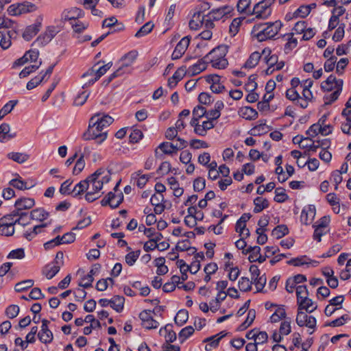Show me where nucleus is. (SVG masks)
I'll use <instances>...</instances> for the list:
<instances>
[{"label": "nucleus", "instance_id": "1", "mask_svg": "<svg viewBox=\"0 0 351 351\" xmlns=\"http://www.w3.org/2000/svg\"><path fill=\"white\" fill-rule=\"evenodd\" d=\"M282 26L283 24L280 20L256 24L254 26L252 33L258 42H263L274 38Z\"/></svg>", "mask_w": 351, "mask_h": 351}, {"label": "nucleus", "instance_id": "2", "mask_svg": "<svg viewBox=\"0 0 351 351\" xmlns=\"http://www.w3.org/2000/svg\"><path fill=\"white\" fill-rule=\"evenodd\" d=\"M228 46L221 45L213 48L206 56L205 58L210 62L213 68L218 69H225L228 64L226 56L228 51Z\"/></svg>", "mask_w": 351, "mask_h": 351}, {"label": "nucleus", "instance_id": "3", "mask_svg": "<svg viewBox=\"0 0 351 351\" xmlns=\"http://www.w3.org/2000/svg\"><path fill=\"white\" fill-rule=\"evenodd\" d=\"M97 117H92L89 120L88 128L84 134L86 140H95L97 143L100 144L107 138V131H104L99 124Z\"/></svg>", "mask_w": 351, "mask_h": 351}, {"label": "nucleus", "instance_id": "4", "mask_svg": "<svg viewBox=\"0 0 351 351\" xmlns=\"http://www.w3.org/2000/svg\"><path fill=\"white\" fill-rule=\"evenodd\" d=\"M105 170L99 169L93 174L90 175L85 179L88 184V190L99 193L105 183H108L110 180V175L108 173L104 176Z\"/></svg>", "mask_w": 351, "mask_h": 351}, {"label": "nucleus", "instance_id": "5", "mask_svg": "<svg viewBox=\"0 0 351 351\" xmlns=\"http://www.w3.org/2000/svg\"><path fill=\"white\" fill-rule=\"evenodd\" d=\"M276 0H261L253 8V14L261 19H267L272 12L271 5Z\"/></svg>", "mask_w": 351, "mask_h": 351}, {"label": "nucleus", "instance_id": "6", "mask_svg": "<svg viewBox=\"0 0 351 351\" xmlns=\"http://www.w3.org/2000/svg\"><path fill=\"white\" fill-rule=\"evenodd\" d=\"M34 7L35 5L34 4L25 1L10 5L7 11L11 16H18L32 12L34 9Z\"/></svg>", "mask_w": 351, "mask_h": 351}, {"label": "nucleus", "instance_id": "7", "mask_svg": "<svg viewBox=\"0 0 351 351\" xmlns=\"http://www.w3.org/2000/svg\"><path fill=\"white\" fill-rule=\"evenodd\" d=\"M123 200V195L122 192L115 194L114 192H109L105 197L101 201L102 206L107 205L110 206L112 208H116L122 203Z\"/></svg>", "mask_w": 351, "mask_h": 351}, {"label": "nucleus", "instance_id": "8", "mask_svg": "<svg viewBox=\"0 0 351 351\" xmlns=\"http://www.w3.org/2000/svg\"><path fill=\"white\" fill-rule=\"evenodd\" d=\"M84 12L82 9L74 7L64 10L61 14V20L63 22H74L78 19L84 17Z\"/></svg>", "mask_w": 351, "mask_h": 351}, {"label": "nucleus", "instance_id": "9", "mask_svg": "<svg viewBox=\"0 0 351 351\" xmlns=\"http://www.w3.org/2000/svg\"><path fill=\"white\" fill-rule=\"evenodd\" d=\"M18 32L15 29L11 30H0V46L3 49H8L12 44L11 40L17 37Z\"/></svg>", "mask_w": 351, "mask_h": 351}, {"label": "nucleus", "instance_id": "10", "mask_svg": "<svg viewBox=\"0 0 351 351\" xmlns=\"http://www.w3.org/2000/svg\"><path fill=\"white\" fill-rule=\"evenodd\" d=\"M190 43V38L189 36L183 37L176 45L172 54V60L180 59L185 53Z\"/></svg>", "mask_w": 351, "mask_h": 351}, {"label": "nucleus", "instance_id": "11", "mask_svg": "<svg viewBox=\"0 0 351 351\" xmlns=\"http://www.w3.org/2000/svg\"><path fill=\"white\" fill-rule=\"evenodd\" d=\"M138 56V51L134 49L131 50L127 53L124 54L119 60L121 65L119 66V68H121V71H124L125 68L131 66L135 62Z\"/></svg>", "mask_w": 351, "mask_h": 351}, {"label": "nucleus", "instance_id": "12", "mask_svg": "<svg viewBox=\"0 0 351 351\" xmlns=\"http://www.w3.org/2000/svg\"><path fill=\"white\" fill-rule=\"evenodd\" d=\"M42 23L40 21H36L34 24L28 25L25 29L22 36L25 40L29 41L40 30Z\"/></svg>", "mask_w": 351, "mask_h": 351}, {"label": "nucleus", "instance_id": "13", "mask_svg": "<svg viewBox=\"0 0 351 351\" xmlns=\"http://www.w3.org/2000/svg\"><path fill=\"white\" fill-rule=\"evenodd\" d=\"M208 63V60L205 58V56H204V58L199 59L196 63L190 66L188 72L191 76L198 75L207 68Z\"/></svg>", "mask_w": 351, "mask_h": 351}, {"label": "nucleus", "instance_id": "14", "mask_svg": "<svg viewBox=\"0 0 351 351\" xmlns=\"http://www.w3.org/2000/svg\"><path fill=\"white\" fill-rule=\"evenodd\" d=\"M283 40H286V43L284 45V52L286 54H289L293 49L298 45L297 38L293 37V33H287L282 35Z\"/></svg>", "mask_w": 351, "mask_h": 351}, {"label": "nucleus", "instance_id": "15", "mask_svg": "<svg viewBox=\"0 0 351 351\" xmlns=\"http://www.w3.org/2000/svg\"><path fill=\"white\" fill-rule=\"evenodd\" d=\"M112 66V62H109L108 63L100 66L99 69L95 70L94 68L89 69L86 73H84L82 77H86L87 76L96 75L97 78H100L102 75H104Z\"/></svg>", "mask_w": 351, "mask_h": 351}, {"label": "nucleus", "instance_id": "16", "mask_svg": "<svg viewBox=\"0 0 351 351\" xmlns=\"http://www.w3.org/2000/svg\"><path fill=\"white\" fill-rule=\"evenodd\" d=\"M314 144L315 141L310 137H303L302 142L301 143L300 147L306 149V150L302 153L298 150L293 149L291 151L289 154H307V151L317 152V149H315V145Z\"/></svg>", "mask_w": 351, "mask_h": 351}, {"label": "nucleus", "instance_id": "17", "mask_svg": "<svg viewBox=\"0 0 351 351\" xmlns=\"http://www.w3.org/2000/svg\"><path fill=\"white\" fill-rule=\"evenodd\" d=\"M205 16L206 15L201 11L195 12L189 21V27L191 29L197 30L203 27Z\"/></svg>", "mask_w": 351, "mask_h": 351}, {"label": "nucleus", "instance_id": "18", "mask_svg": "<svg viewBox=\"0 0 351 351\" xmlns=\"http://www.w3.org/2000/svg\"><path fill=\"white\" fill-rule=\"evenodd\" d=\"M35 204V201L32 198L23 197L17 199L14 204L15 210L23 212V210L32 208Z\"/></svg>", "mask_w": 351, "mask_h": 351}, {"label": "nucleus", "instance_id": "19", "mask_svg": "<svg viewBox=\"0 0 351 351\" xmlns=\"http://www.w3.org/2000/svg\"><path fill=\"white\" fill-rule=\"evenodd\" d=\"M339 79L333 75H329L327 79L321 84V89L324 92H330L338 88Z\"/></svg>", "mask_w": 351, "mask_h": 351}, {"label": "nucleus", "instance_id": "20", "mask_svg": "<svg viewBox=\"0 0 351 351\" xmlns=\"http://www.w3.org/2000/svg\"><path fill=\"white\" fill-rule=\"evenodd\" d=\"M232 10L231 7L225 5L220 7L216 10H213L208 14L211 19H213L215 21H219L223 17L226 16Z\"/></svg>", "mask_w": 351, "mask_h": 351}, {"label": "nucleus", "instance_id": "21", "mask_svg": "<svg viewBox=\"0 0 351 351\" xmlns=\"http://www.w3.org/2000/svg\"><path fill=\"white\" fill-rule=\"evenodd\" d=\"M337 83H338V88H335L336 90L334 92H332V93H330V95L324 96L325 104L326 105H330L334 101H335L339 98V97L342 91L343 84V80L339 79V82Z\"/></svg>", "mask_w": 351, "mask_h": 351}, {"label": "nucleus", "instance_id": "22", "mask_svg": "<svg viewBox=\"0 0 351 351\" xmlns=\"http://www.w3.org/2000/svg\"><path fill=\"white\" fill-rule=\"evenodd\" d=\"M159 334L165 337L167 343H172L176 339V334L172 330V326L171 324H167L164 328H160Z\"/></svg>", "mask_w": 351, "mask_h": 351}, {"label": "nucleus", "instance_id": "23", "mask_svg": "<svg viewBox=\"0 0 351 351\" xmlns=\"http://www.w3.org/2000/svg\"><path fill=\"white\" fill-rule=\"evenodd\" d=\"M226 335V333H224V332H221L215 335L206 338L204 341L209 343L206 345V350L210 351L213 348H216L219 345L220 340L225 337Z\"/></svg>", "mask_w": 351, "mask_h": 351}, {"label": "nucleus", "instance_id": "24", "mask_svg": "<svg viewBox=\"0 0 351 351\" xmlns=\"http://www.w3.org/2000/svg\"><path fill=\"white\" fill-rule=\"evenodd\" d=\"M174 143L163 142L155 150V154H175L176 153Z\"/></svg>", "mask_w": 351, "mask_h": 351}, {"label": "nucleus", "instance_id": "25", "mask_svg": "<svg viewBox=\"0 0 351 351\" xmlns=\"http://www.w3.org/2000/svg\"><path fill=\"white\" fill-rule=\"evenodd\" d=\"M10 125L5 123L0 125V142L5 143L15 136V134L10 133Z\"/></svg>", "mask_w": 351, "mask_h": 351}, {"label": "nucleus", "instance_id": "26", "mask_svg": "<svg viewBox=\"0 0 351 351\" xmlns=\"http://www.w3.org/2000/svg\"><path fill=\"white\" fill-rule=\"evenodd\" d=\"M49 217V213L43 208L34 209L30 213V218L33 220L43 221Z\"/></svg>", "mask_w": 351, "mask_h": 351}, {"label": "nucleus", "instance_id": "27", "mask_svg": "<svg viewBox=\"0 0 351 351\" xmlns=\"http://www.w3.org/2000/svg\"><path fill=\"white\" fill-rule=\"evenodd\" d=\"M261 54L258 51H254L250 54L246 62L243 66L245 69H253L254 68L260 61Z\"/></svg>", "mask_w": 351, "mask_h": 351}, {"label": "nucleus", "instance_id": "28", "mask_svg": "<svg viewBox=\"0 0 351 351\" xmlns=\"http://www.w3.org/2000/svg\"><path fill=\"white\" fill-rule=\"evenodd\" d=\"M240 115L247 120H254L258 117L257 111L252 107L245 106L240 109Z\"/></svg>", "mask_w": 351, "mask_h": 351}, {"label": "nucleus", "instance_id": "29", "mask_svg": "<svg viewBox=\"0 0 351 351\" xmlns=\"http://www.w3.org/2000/svg\"><path fill=\"white\" fill-rule=\"evenodd\" d=\"M315 149L318 154H330L327 149L329 148L330 141L328 138H324L322 140L315 141Z\"/></svg>", "mask_w": 351, "mask_h": 351}, {"label": "nucleus", "instance_id": "30", "mask_svg": "<svg viewBox=\"0 0 351 351\" xmlns=\"http://www.w3.org/2000/svg\"><path fill=\"white\" fill-rule=\"evenodd\" d=\"M168 184L170 186L171 189L173 191V195L179 197L182 195L184 193L183 188L180 187L178 182L174 177H171L167 179Z\"/></svg>", "mask_w": 351, "mask_h": 351}, {"label": "nucleus", "instance_id": "31", "mask_svg": "<svg viewBox=\"0 0 351 351\" xmlns=\"http://www.w3.org/2000/svg\"><path fill=\"white\" fill-rule=\"evenodd\" d=\"M254 204L255 205V207L253 211L255 213H261L263 210L268 208L269 206L268 200L262 197H256L254 199Z\"/></svg>", "mask_w": 351, "mask_h": 351}, {"label": "nucleus", "instance_id": "32", "mask_svg": "<svg viewBox=\"0 0 351 351\" xmlns=\"http://www.w3.org/2000/svg\"><path fill=\"white\" fill-rule=\"evenodd\" d=\"M256 317V311L254 309L249 310L247 316L244 322H243L239 327L238 330L243 331L247 328L254 322Z\"/></svg>", "mask_w": 351, "mask_h": 351}, {"label": "nucleus", "instance_id": "33", "mask_svg": "<svg viewBox=\"0 0 351 351\" xmlns=\"http://www.w3.org/2000/svg\"><path fill=\"white\" fill-rule=\"evenodd\" d=\"M111 307L117 312H121L123 308L125 298L123 296L115 295L111 300Z\"/></svg>", "mask_w": 351, "mask_h": 351}, {"label": "nucleus", "instance_id": "34", "mask_svg": "<svg viewBox=\"0 0 351 351\" xmlns=\"http://www.w3.org/2000/svg\"><path fill=\"white\" fill-rule=\"evenodd\" d=\"M10 184L19 190L29 189L34 186V184L28 185L27 182L21 180V177L10 180Z\"/></svg>", "mask_w": 351, "mask_h": 351}, {"label": "nucleus", "instance_id": "35", "mask_svg": "<svg viewBox=\"0 0 351 351\" xmlns=\"http://www.w3.org/2000/svg\"><path fill=\"white\" fill-rule=\"evenodd\" d=\"M16 224L18 223L23 226H25L29 223L31 220L30 215H29L25 212H19V210H16Z\"/></svg>", "mask_w": 351, "mask_h": 351}, {"label": "nucleus", "instance_id": "36", "mask_svg": "<svg viewBox=\"0 0 351 351\" xmlns=\"http://www.w3.org/2000/svg\"><path fill=\"white\" fill-rule=\"evenodd\" d=\"M16 210H14L12 213L6 215L0 219V226H14L16 224Z\"/></svg>", "mask_w": 351, "mask_h": 351}, {"label": "nucleus", "instance_id": "37", "mask_svg": "<svg viewBox=\"0 0 351 351\" xmlns=\"http://www.w3.org/2000/svg\"><path fill=\"white\" fill-rule=\"evenodd\" d=\"M93 117H97L99 119L97 124L104 129L109 126L114 121L113 118L108 114H96Z\"/></svg>", "mask_w": 351, "mask_h": 351}, {"label": "nucleus", "instance_id": "38", "mask_svg": "<svg viewBox=\"0 0 351 351\" xmlns=\"http://www.w3.org/2000/svg\"><path fill=\"white\" fill-rule=\"evenodd\" d=\"M88 189V184H87V182L85 180H82L75 186L73 189L71 191V195L73 197H77L87 191Z\"/></svg>", "mask_w": 351, "mask_h": 351}, {"label": "nucleus", "instance_id": "39", "mask_svg": "<svg viewBox=\"0 0 351 351\" xmlns=\"http://www.w3.org/2000/svg\"><path fill=\"white\" fill-rule=\"evenodd\" d=\"M60 269V266L58 265H48L45 266L43 270V274H45L47 279H51L59 272Z\"/></svg>", "mask_w": 351, "mask_h": 351}, {"label": "nucleus", "instance_id": "40", "mask_svg": "<svg viewBox=\"0 0 351 351\" xmlns=\"http://www.w3.org/2000/svg\"><path fill=\"white\" fill-rule=\"evenodd\" d=\"M188 318H189L188 311L185 309H181L177 313V314L174 318V321H175V323L176 324H178V326H182L184 324H185L187 322Z\"/></svg>", "mask_w": 351, "mask_h": 351}, {"label": "nucleus", "instance_id": "41", "mask_svg": "<svg viewBox=\"0 0 351 351\" xmlns=\"http://www.w3.org/2000/svg\"><path fill=\"white\" fill-rule=\"evenodd\" d=\"M34 284V280L31 279L23 280L15 285L14 289L16 292H23L27 289L32 287Z\"/></svg>", "mask_w": 351, "mask_h": 351}, {"label": "nucleus", "instance_id": "42", "mask_svg": "<svg viewBox=\"0 0 351 351\" xmlns=\"http://www.w3.org/2000/svg\"><path fill=\"white\" fill-rule=\"evenodd\" d=\"M90 95V92H88L87 90H82L79 92V93L77 95L74 99V105L80 106L84 105L87 99L88 98Z\"/></svg>", "mask_w": 351, "mask_h": 351}, {"label": "nucleus", "instance_id": "43", "mask_svg": "<svg viewBox=\"0 0 351 351\" xmlns=\"http://www.w3.org/2000/svg\"><path fill=\"white\" fill-rule=\"evenodd\" d=\"M154 24L150 21L146 23L138 29V31H137V32L135 34V37L141 38L146 36L152 32V30L154 28Z\"/></svg>", "mask_w": 351, "mask_h": 351}, {"label": "nucleus", "instance_id": "44", "mask_svg": "<svg viewBox=\"0 0 351 351\" xmlns=\"http://www.w3.org/2000/svg\"><path fill=\"white\" fill-rule=\"evenodd\" d=\"M317 308V305L311 298L306 300L305 303L302 305H299L298 310H305L306 313H311L315 311Z\"/></svg>", "mask_w": 351, "mask_h": 351}, {"label": "nucleus", "instance_id": "45", "mask_svg": "<svg viewBox=\"0 0 351 351\" xmlns=\"http://www.w3.org/2000/svg\"><path fill=\"white\" fill-rule=\"evenodd\" d=\"M11 30L16 29V24L11 19L5 17H0V30Z\"/></svg>", "mask_w": 351, "mask_h": 351}, {"label": "nucleus", "instance_id": "46", "mask_svg": "<svg viewBox=\"0 0 351 351\" xmlns=\"http://www.w3.org/2000/svg\"><path fill=\"white\" fill-rule=\"evenodd\" d=\"M41 61H39L38 64H32L27 66H25L19 73V77L21 78H24L27 77L32 73L35 72L40 66Z\"/></svg>", "mask_w": 351, "mask_h": 351}, {"label": "nucleus", "instance_id": "47", "mask_svg": "<svg viewBox=\"0 0 351 351\" xmlns=\"http://www.w3.org/2000/svg\"><path fill=\"white\" fill-rule=\"evenodd\" d=\"M194 332L193 326H189L182 328L178 334V338L181 343H183Z\"/></svg>", "mask_w": 351, "mask_h": 351}, {"label": "nucleus", "instance_id": "48", "mask_svg": "<svg viewBox=\"0 0 351 351\" xmlns=\"http://www.w3.org/2000/svg\"><path fill=\"white\" fill-rule=\"evenodd\" d=\"M70 25H71L73 32L77 34L83 32L88 27V23H84L78 20H76L74 22H70Z\"/></svg>", "mask_w": 351, "mask_h": 351}, {"label": "nucleus", "instance_id": "49", "mask_svg": "<svg viewBox=\"0 0 351 351\" xmlns=\"http://www.w3.org/2000/svg\"><path fill=\"white\" fill-rule=\"evenodd\" d=\"M252 281L247 277H241L238 282L239 288L241 291H248L251 290Z\"/></svg>", "mask_w": 351, "mask_h": 351}, {"label": "nucleus", "instance_id": "50", "mask_svg": "<svg viewBox=\"0 0 351 351\" xmlns=\"http://www.w3.org/2000/svg\"><path fill=\"white\" fill-rule=\"evenodd\" d=\"M143 137V132L138 129H131V132L129 135V142L130 143H136Z\"/></svg>", "mask_w": 351, "mask_h": 351}, {"label": "nucleus", "instance_id": "51", "mask_svg": "<svg viewBox=\"0 0 351 351\" xmlns=\"http://www.w3.org/2000/svg\"><path fill=\"white\" fill-rule=\"evenodd\" d=\"M286 312L282 306L278 307L274 313L270 317L271 322L276 323L279 322L281 319L285 318Z\"/></svg>", "mask_w": 351, "mask_h": 351}, {"label": "nucleus", "instance_id": "52", "mask_svg": "<svg viewBox=\"0 0 351 351\" xmlns=\"http://www.w3.org/2000/svg\"><path fill=\"white\" fill-rule=\"evenodd\" d=\"M288 199V195L285 193V189L281 187L276 188L275 190L274 201L278 203L285 202Z\"/></svg>", "mask_w": 351, "mask_h": 351}, {"label": "nucleus", "instance_id": "53", "mask_svg": "<svg viewBox=\"0 0 351 351\" xmlns=\"http://www.w3.org/2000/svg\"><path fill=\"white\" fill-rule=\"evenodd\" d=\"M289 232L288 228L285 225L276 226L272 231V235L277 239H280Z\"/></svg>", "mask_w": 351, "mask_h": 351}, {"label": "nucleus", "instance_id": "54", "mask_svg": "<svg viewBox=\"0 0 351 351\" xmlns=\"http://www.w3.org/2000/svg\"><path fill=\"white\" fill-rule=\"evenodd\" d=\"M38 337L40 341L44 343H49L53 340V333L50 330L40 331Z\"/></svg>", "mask_w": 351, "mask_h": 351}, {"label": "nucleus", "instance_id": "55", "mask_svg": "<svg viewBox=\"0 0 351 351\" xmlns=\"http://www.w3.org/2000/svg\"><path fill=\"white\" fill-rule=\"evenodd\" d=\"M345 27L346 25L344 23L339 25V27L336 29L332 36V40L335 42H340L343 38L345 34Z\"/></svg>", "mask_w": 351, "mask_h": 351}, {"label": "nucleus", "instance_id": "56", "mask_svg": "<svg viewBox=\"0 0 351 351\" xmlns=\"http://www.w3.org/2000/svg\"><path fill=\"white\" fill-rule=\"evenodd\" d=\"M17 104V100H10L7 102L0 110V114H2L1 117L10 113Z\"/></svg>", "mask_w": 351, "mask_h": 351}, {"label": "nucleus", "instance_id": "57", "mask_svg": "<svg viewBox=\"0 0 351 351\" xmlns=\"http://www.w3.org/2000/svg\"><path fill=\"white\" fill-rule=\"evenodd\" d=\"M19 313V307L17 305L12 304L8 306L5 309V313L10 319L16 317Z\"/></svg>", "mask_w": 351, "mask_h": 351}, {"label": "nucleus", "instance_id": "58", "mask_svg": "<svg viewBox=\"0 0 351 351\" xmlns=\"http://www.w3.org/2000/svg\"><path fill=\"white\" fill-rule=\"evenodd\" d=\"M50 41L51 38H49L48 34L45 32L38 36V38L34 41V44L38 47H43L48 44Z\"/></svg>", "mask_w": 351, "mask_h": 351}, {"label": "nucleus", "instance_id": "59", "mask_svg": "<svg viewBox=\"0 0 351 351\" xmlns=\"http://www.w3.org/2000/svg\"><path fill=\"white\" fill-rule=\"evenodd\" d=\"M253 280L257 291H261L266 284V276L265 274H263L262 276L257 277V278H254Z\"/></svg>", "mask_w": 351, "mask_h": 351}, {"label": "nucleus", "instance_id": "60", "mask_svg": "<svg viewBox=\"0 0 351 351\" xmlns=\"http://www.w3.org/2000/svg\"><path fill=\"white\" fill-rule=\"evenodd\" d=\"M252 134L253 135H262L268 131V126L265 123H260L252 129Z\"/></svg>", "mask_w": 351, "mask_h": 351}, {"label": "nucleus", "instance_id": "61", "mask_svg": "<svg viewBox=\"0 0 351 351\" xmlns=\"http://www.w3.org/2000/svg\"><path fill=\"white\" fill-rule=\"evenodd\" d=\"M309 316L310 315H308L306 313L303 312L302 310H298L296 317L297 324L299 326H304V324L306 323Z\"/></svg>", "mask_w": 351, "mask_h": 351}, {"label": "nucleus", "instance_id": "62", "mask_svg": "<svg viewBox=\"0 0 351 351\" xmlns=\"http://www.w3.org/2000/svg\"><path fill=\"white\" fill-rule=\"evenodd\" d=\"M43 80V77H41L40 75H38L27 83L26 88L27 90H32L33 88L38 86Z\"/></svg>", "mask_w": 351, "mask_h": 351}, {"label": "nucleus", "instance_id": "63", "mask_svg": "<svg viewBox=\"0 0 351 351\" xmlns=\"http://www.w3.org/2000/svg\"><path fill=\"white\" fill-rule=\"evenodd\" d=\"M337 59L336 56H332L325 62L324 67L326 72H331L334 70Z\"/></svg>", "mask_w": 351, "mask_h": 351}, {"label": "nucleus", "instance_id": "64", "mask_svg": "<svg viewBox=\"0 0 351 351\" xmlns=\"http://www.w3.org/2000/svg\"><path fill=\"white\" fill-rule=\"evenodd\" d=\"M309 8L305 5H300L293 13L295 17L305 18L309 14Z\"/></svg>", "mask_w": 351, "mask_h": 351}]
</instances>
